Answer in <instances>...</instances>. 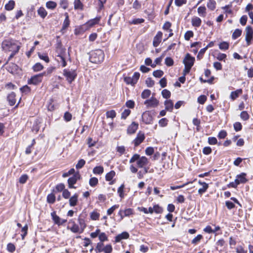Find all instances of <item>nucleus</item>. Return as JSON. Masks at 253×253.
<instances>
[{
  "label": "nucleus",
  "mask_w": 253,
  "mask_h": 253,
  "mask_svg": "<svg viewBox=\"0 0 253 253\" xmlns=\"http://www.w3.org/2000/svg\"><path fill=\"white\" fill-rule=\"evenodd\" d=\"M136 163L138 168H144L149 165V161L145 156H140L138 154H134L129 160V163Z\"/></svg>",
  "instance_id": "f257e3e1"
},
{
  "label": "nucleus",
  "mask_w": 253,
  "mask_h": 253,
  "mask_svg": "<svg viewBox=\"0 0 253 253\" xmlns=\"http://www.w3.org/2000/svg\"><path fill=\"white\" fill-rule=\"evenodd\" d=\"M82 177L79 171L71 177H69L67 180L68 188L69 189H76V187L74 185L77 183L78 180H80Z\"/></svg>",
  "instance_id": "423d86ee"
},
{
  "label": "nucleus",
  "mask_w": 253,
  "mask_h": 253,
  "mask_svg": "<svg viewBox=\"0 0 253 253\" xmlns=\"http://www.w3.org/2000/svg\"><path fill=\"white\" fill-rule=\"evenodd\" d=\"M104 244L102 242H98L95 247V251L96 253H102L103 252V248L105 247Z\"/></svg>",
  "instance_id": "052dcab7"
},
{
  "label": "nucleus",
  "mask_w": 253,
  "mask_h": 253,
  "mask_svg": "<svg viewBox=\"0 0 253 253\" xmlns=\"http://www.w3.org/2000/svg\"><path fill=\"white\" fill-rule=\"evenodd\" d=\"M54 193L62 192V197L65 199H68L71 196V192L68 189L65 188V185L63 183H60L56 184L55 188L52 190Z\"/></svg>",
  "instance_id": "39448f33"
},
{
  "label": "nucleus",
  "mask_w": 253,
  "mask_h": 253,
  "mask_svg": "<svg viewBox=\"0 0 253 253\" xmlns=\"http://www.w3.org/2000/svg\"><path fill=\"white\" fill-rule=\"evenodd\" d=\"M20 90L22 93L28 94L31 92V88L28 85H25L20 88Z\"/></svg>",
  "instance_id": "49530a36"
},
{
  "label": "nucleus",
  "mask_w": 253,
  "mask_h": 253,
  "mask_svg": "<svg viewBox=\"0 0 253 253\" xmlns=\"http://www.w3.org/2000/svg\"><path fill=\"white\" fill-rule=\"evenodd\" d=\"M63 75L68 84H71L77 77L76 70L66 68L63 70Z\"/></svg>",
  "instance_id": "20e7f679"
},
{
  "label": "nucleus",
  "mask_w": 253,
  "mask_h": 253,
  "mask_svg": "<svg viewBox=\"0 0 253 253\" xmlns=\"http://www.w3.org/2000/svg\"><path fill=\"white\" fill-rule=\"evenodd\" d=\"M119 207L120 205L119 204H115L112 206L111 208L107 210V214L108 215H111L116 210L119 208Z\"/></svg>",
  "instance_id": "864d4df0"
},
{
  "label": "nucleus",
  "mask_w": 253,
  "mask_h": 253,
  "mask_svg": "<svg viewBox=\"0 0 253 253\" xmlns=\"http://www.w3.org/2000/svg\"><path fill=\"white\" fill-rule=\"evenodd\" d=\"M28 230V225L27 224H26L24 227H23L21 229V238L22 240L25 239V236L27 235Z\"/></svg>",
  "instance_id": "8fccbe9b"
},
{
  "label": "nucleus",
  "mask_w": 253,
  "mask_h": 253,
  "mask_svg": "<svg viewBox=\"0 0 253 253\" xmlns=\"http://www.w3.org/2000/svg\"><path fill=\"white\" fill-rule=\"evenodd\" d=\"M246 36L245 40L246 41L247 45L249 46L252 43L253 41V29L251 26H248L245 29Z\"/></svg>",
  "instance_id": "6e6552de"
},
{
  "label": "nucleus",
  "mask_w": 253,
  "mask_h": 253,
  "mask_svg": "<svg viewBox=\"0 0 253 253\" xmlns=\"http://www.w3.org/2000/svg\"><path fill=\"white\" fill-rule=\"evenodd\" d=\"M78 222L79 223V227L82 231V232L83 233L86 227L85 221L84 218H82L81 216H79L78 218Z\"/></svg>",
  "instance_id": "473e14b6"
},
{
  "label": "nucleus",
  "mask_w": 253,
  "mask_h": 253,
  "mask_svg": "<svg viewBox=\"0 0 253 253\" xmlns=\"http://www.w3.org/2000/svg\"><path fill=\"white\" fill-rule=\"evenodd\" d=\"M15 5V1L13 0H10L5 5L4 8L6 10L10 11L14 8Z\"/></svg>",
  "instance_id": "58836bf2"
},
{
  "label": "nucleus",
  "mask_w": 253,
  "mask_h": 253,
  "mask_svg": "<svg viewBox=\"0 0 253 253\" xmlns=\"http://www.w3.org/2000/svg\"><path fill=\"white\" fill-rule=\"evenodd\" d=\"M208 143L210 145H214L218 143L217 139L215 137H209L208 138Z\"/></svg>",
  "instance_id": "338daca9"
},
{
  "label": "nucleus",
  "mask_w": 253,
  "mask_h": 253,
  "mask_svg": "<svg viewBox=\"0 0 253 253\" xmlns=\"http://www.w3.org/2000/svg\"><path fill=\"white\" fill-rule=\"evenodd\" d=\"M164 105L166 110L167 111L172 112L173 111L174 105L172 101L170 99H166L164 101Z\"/></svg>",
  "instance_id": "c756f323"
},
{
  "label": "nucleus",
  "mask_w": 253,
  "mask_h": 253,
  "mask_svg": "<svg viewBox=\"0 0 253 253\" xmlns=\"http://www.w3.org/2000/svg\"><path fill=\"white\" fill-rule=\"evenodd\" d=\"M142 120L145 124H152L153 118L149 112H144L142 115Z\"/></svg>",
  "instance_id": "6ab92c4d"
},
{
  "label": "nucleus",
  "mask_w": 253,
  "mask_h": 253,
  "mask_svg": "<svg viewBox=\"0 0 253 253\" xmlns=\"http://www.w3.org/2000/svg\"><path fill=\"white\" fill-rule=\"evenodd\" d=\"M214 229H212L210 225L206 226L203 229V231L208 234H214L215 236L222 234V231L221 228L219 225L215 226Z\"/></svg>",
  "instance_id": "1a4fd4ad"
},
{
  "label": "nucleus",
  "mask_w": 253,
  "mask_h": 253,
  "mask_svg": "<svg viewBox=\"0 0 253 253\" xmlns=\"http://www.w3.org/2000/svg\"><path fill=\"white\" fill-rule=\"evenodd\" d=\"M229 47V44L226 42H222L219 44V48L221 50H226Z\"/></svg>",
  "instance_id": "bf43d9fd"
},
{
  "label": "nucleus",
  "mask_w": 253,
  "mask_h": 253,
  "mask_svg": "<svg viewBox=\"0 0 253 253\" xmlns=\"http://www.w3.org/2000/svg\"><path fill=\"white\" fill-rule=\"evenodd\" d=\"M101 19V17L100 16H97L94 18L91 19L87 21L84 24V25L87 26L88 28H90L96 25L99 24Z\"/></svg>",
  "instance_id": "f3484780"
},
{
  "label": "nucleus",
  "mask_w": 253,
  "mask_h": 253,
  "mask_svg": "<svg viewBox=\"0 0 253 253\" xmlns=\"http://www.w3.org/2000/svg\"><path fill=\"white\" fill-rule=\"evenodd\" d=\"M7 71L13 75L19 76L22 73V69L15 63H10L6 67Z\"/></svg>",
  "instance_id": "0eeeda50"
},
{
  "label": "nucleus",
  "mask_w": 253,
  "mask_h": 253,
  "mask_svg": "<svg viewBox=\"0 0 253 253\" xmlns=\"http://www.w3.org/2000/svg\"><path fill=\"white\" fill-rule=\"evenodd\" d=\"M203 239V236L201 234H198L195 237L192 241L191 243L194 245L198 244L202 239Z\"/></svg>",
  "instance_id": "6e6d98bb"
},
{
  "label": "nucleus",
  "mask_w": 253,
  "mask_h": 253,
  "mask_svg": "<svg viewBox=\"0 0 253 253\" xmlns=\"http://www.w3.org/2000/svg\"><path fill=\"white\" fill-rule=\"evenodd\" d=\"M56 57L57 58L56 60L61 67H65L67 65V62L66 59V53L57 54Z\"/></svg>",
  "instance_id": "a211bd4d"
},
{
  "label": "nucleus",
  "mask_w": 253,
  "mask_h": 253,
  "mask_svg": "<svg viewBox=\"0 0 253 253\" xmlns=\"http://www.w3.org/2000/svg\"><path fill=\"white\" fill-rule=\"evenodd\" d=\"M42 80L41 78V76L37 74L32 76L30 79H29L27 83L29 84L37 85L42 83Z\"/></svg>",
  "instance_id": "dca6fc26"
},
{
  "label": "nucleus",
  "mask_w": 253,
  "mask_h": 253,
  "mask_svg": "<svg viewBox=\"0 0 253 253\" xmlns=\"http://www.w3.org/2000/svg\"><path fill=\"white\" fill-rule=\"evenodd\" d=\"M65 18L63 22L61 32L63 33L67 30L70 24V20L69 19V16L67 12L64 13Z\"/></svg>",
  "instance_id": "5701e85b"
},
{
  "label": "nucleus",
  "mask_w": 253,
  "mask_h": 253,
  "mask_svg": "<svg viewBox=\"0 0 253 253\" xmlns=\"http://www.w3.org/2000/svg\"><path fill=\"white\" fill-rule=\"evenodd\" d=\"M104 172V168L102 166H96L93 169V173L95 174H102Z\"/></svg>",
  "instance_id": "a19ab883"
},
{
  "label": "nucleus",
  "mask_w": 253,
  "mask_h": 253,
  "mask_svg": "<svg viewBox=\"0 0 253 253\" xmlns=\"http://www.w3.org/2000/svg\"><path fill=\"white\" fill-rule=\"evenodd\" d=\"M69 199V204L70 207L76 206L79 202V194L77 193L74 194L72 196H70Z\"/></svg>",
  "instance_id": "4be33fe9"
},
{
  "label": "nucleus",
  "mask_w": 253,
  "mask_h": 253,
  "mask_svg": "<svg viewBox=\"0 0 253 253\" xmlns=\"http://www.w3.org/2000/svg\"><path fill=\"white\" fill-rule=\"evenodd\" d=\"M74 9L83 10L84 9V4L81 1V0H74Z\"/></svg>",
  "instance_id": "4c0bfd02"
},
{
  "label": "nucleus",
  "mask_w": 253,
  "mask_h": 253,
  "mask_svg": "<svg viewBox=\"0 0 253 253\" xmlns=\"http://www.w3.org/2000/svg\"><path fill=\"white\" fill-rule=\"evenodd\" d=\"M242 33V30L239 29L235 30L232 35V38L233 40H236L240 37Z\"/></svg>",
  "instance_id": "a18cd8bd"
},
{
  "label": "nucleus",
  "mask_w": 253,
  "mask_h": 253,
  "mask_svg": "<svg viewBox=\"0 0 253 253\" xmlns=\"http://www.w3.org/2000/svg\"><path fill=\"white\" fill-rule=\"evenodd\" d=\"M154 212L156 214H161L163 213L164 210L163 208L158 204H155L153 205Z\"/></svg>",
  "instance_id": "de8ad7c7"
},
{
  "label": "nucleus",
  "mask_w": 253,
  "mask_h": 253,
  "mask_svg": "<svg viewBox=\"0 0 253 253\" xmlns=\"http://www.w3.org/2000/svg\"><path fill=\"white\" fill-rule=\"evenodd\" d=\"M67 229L74 233H82L79 226L77 224L73 219H71L68 222Z\"/></svg>",
  "instance_id": "9d476101"
},
{
  "label": "nucleus",
  "mask_w": 253,
  "mask_h": 253,
  "mask_svg": "<svg viewBox=\"0 0 253 253\" xmlns=\"http://www.w3.org/2000/svg\"><path fill=\"white\" fill-rule=\"evenodd\" d=\"M145 139V135L144 133L142 131H139L136 137L132 141V143L133 144L134 147H137L144 141Z\"/></svg>",
  "instance_id": "9b49d317"
},
{
  "label": "nucleus",
  "mask_w": 253,
  "mask_h": 253,
  "mask_svg": "<svg viewBox=\"0 0 253 253\" xmlns=\"http://www.w3.org/2000/svg\"><path fill=\"white\" fill-rule=\"evenodd\" d=\"M90 217L93 220H97L99 218L100 213L97 211L96 210H94L90 213Z\"/></svg>",
  "instance_id": "3c124183"
},
{
  "label": "nucleus",
  "mask_w": 253,
  "mask_h": 253,
  "mask_svg": "<svg viewBox=\"0 0 253 253\" xmlns=\"http://www.w3.org/2000/svg\"><path fill=\"white\" fill-rule=\"evenodd\" d=\"M56 197L54 192L47 195L46 197V202L50 204H53L55 202Z\"/></svg>",
  "instance_id": "c9c22d12"
},
{
  "label": "nucleus",
  "mask_w": 253,
  "mask_h": 253,
  "mask_svg": "<svg viewBox=\"0 0 253 253\" xmlns=\"http://www.w3.org/2000/svg\"><path fill=\"white\" fill-rule=\"evenodd\" d=\"M7 101L10 106L14 105L16 101V93L13 91L9 93L7 96Z\"/></svg>",
  "instance_id": "a878e982"
},
{
  "label": "nucleus",
  "mask_w": 253,
  "mask_h": 253,
  "mask_svg": "<svg viewBox=\"0 0 253 253\" xmlns=\"http://www.w3.org/2000/svg\"><path fill=\"white\" fill-rule=\"evenodd\" d=\"M163 37V33L161 31H158L156 35L154 37L153 41V46L156 47L161 43Z\"/></svg>",
  "instance_id": "b1692460"
},
{
  "label": "nucleus",
  "mask_w": 253,
  "mask_h": 253,
  "mask_svg": "<svg viewBox=\"0 0 253 253\" xmlns=\"http://www.w3.org/2000/svg\"><path fill=\"white\" fill-rule=\"evenodd\" d=\"M129 235L128 232L124 231L118 234L115 238V243L120 242L123 239H127L129 238Z\"/></svg>",
  "instance_id": "cd10ccee"
},
{
  "label": "nucleus",
  "mask_w": 253,
  "mask_h": 253,
  "mask_svg": "<svg viewBox=\"0 0 253 253\" xmlns=\"http://www.w3.org/2000/svg\"><path fill=\"white\" fill-rule=\"evenodd\" d=\"M138 126L139 125L137 123L135 122H132L127 128V133L130 135L135 133L138 128Z\"/></svg>",
  "instance_id": "412c9836"
},
{
  "label": "nucleus",
  "mask_w": 253,
  "mask_h": 253,
  "mask_svg": "<svg viewBox=\"0 0 253 253\" xmlns=\"http://www.w3.org/2000/svg\"><path fill=\"white\" fill-rule=\"evenodd\" d=\"M216 1L214 0H209L207 3V7L211 10H213L216 8Z\"/></svg>",
  "instance_id": "c03bdc74"
},
{
  "label": "nucleus",
  "mask_w": 253,
  "mask_h": 253,
  "mask_svg": "<svg viewBox=\"0 0 253 253\" xmlns=\"http://www.w3.org/2000/svg\"><path fill=\"white\" fill-rule=\"evenodd\" d=\"M43 69V66L41 63H36L32 67L33 70L35 72H39Z\"/></svg>",
  "instance_id": "79ce46f5"
},
{
  "label": "nucleus",
  "mask_w": 253,
  "mask_h": 253,
  "mask_svg": "<svg viewBox=\"0 0 253 253\" xmlns=\"http://www.w3.org/2000/svg\"><path fill=\"white\" fill-rule=\"evenodd\" d=\"M37 13L39 16H40L42 19H44L47 15V12L42 6H41L38 8Z\"/></svg>",
  "instance_id": "e433bc0d"
},
{
  "label": "nucleus",
  "mask_w": 253,
  "mask_h": 253,
  "mask_svg": "<svg viewBox=\"0 0 253 253\" xmlns=\"http://www.w3.org/2000/svg\"><path fill=\"white\" fill-rule=\"evenodd\" d=\"M144 104L147 107L154 108L158 106L159 104V100L154 97H151L150 99L146 100Z\"/></svg>",
  "instance_id": "4468645a"
},
{
  "label": "nucleus",
  "mask_w": 253,
  "mask_h": 253,
  "mask_svg": "<svg viewBox=\"0 0 253 253\" xmlns=\"http://www.w3.org/2000/svg\"><path fill=\"white\" fill-rule=\"evenodd\" d=\"M112 251L113 248L111 244L106 245L103 249V252L104 253H111Z\"/></svg>",
  "instance_id": "774afa93"
},
{
  "label": "nucleus",
  "mask_w": 253,
  "mask_h": 253,
  "mask_svg": "<svg viewBox=\"0 0 253 253\" xmlns=\"http://www.w3.org/2000/svg\"><path fill=\"white\" fill-rule=\"evenodd\" d=\"M38 56L41 60L44 61L46 63H49L50 61L49 57L47 54L46 53L41 54L40 52H39Z\"/></svg>",
  "instance_id": "603ef678"
},
{
  "label": "nucleus",
  "mask_w": 253,
  "mask_h": 253,
  "mask_svg": "<svg viewBox=\"0 0 253 253\" xmlns=\"http://www.w3.org/2000/svg\"><path fill=\"white\" fill-rule=\"evenodd\" d=\"M151 91L150 90L146 89H144L141 94V97L143 99L148 98L151 95Z\"/></svg>",
  "instance_id": "13d9d810"
},
{
  "label": "nucleus",
  "mask_w": 253,
  "mask_h": 253,
  "mask_svg": "<svg viewBox=\"0 0 253 253\" xmlns=\"http://www.w3.org/2000/svg\"><path fill=\"white\" fill-rule=\"evenodd\" d=\"M66 48L62 46L61 41H58L55 44V52L57 54L66 53Z\"/></svg>",
  "instance_id": "393cba45"
},
{
  "label": "nucleus",
  "mask_w": 253,
  "mask_h": 253,
  "mask_svg": "<svg viewBox=\"0 0 253 253\" xmlns=\"http://www.w3.org/2000/svg\"><path fill=\"white\" fill-rule=\"evenodd\" d=\"M171 23L169 21H166L163 25L162 29L165 31L169 32V36L167 38L165 39L164 41H166L168 39V38L172 37L173 35V33L172 30L171 29Z\"/></svg>",
  "instance_id": "aec40b11"
},
{
  "label": "nucleus",
  "mask_w": 253,
  "mask_h": 253,
  "mask_svg": "<svg viewBox=\"0 0 253 253\" xmlns=\"http://www.w3.org/2000/svg\"><path fill=\"white\" fill-rule=\"evenodd\" d=\"M57 3L54 1L49 0L46 2V7L48 9L53 10L57 6Z\"/></svg>",
  "instance_id": "ea45409f"
},
{
  "label": "nucleus",
  "mask_w": 253,
  "mask_h": 253,
  "mask_svg": "<svg viewBox=\"0 0 253 253\" xmlns=\"http://www.w3.org/2000/svg\"><path fill=\"white\" fill-rule=\"evenodd\" d=\"M243 89L239 88L235 91H233L230 93V98L232 101H234L243 93Z\"/></svg>",
  "instance_id": "bb28decb"
},
{
  "label": "nucleus",
  "mask_w": 253,
  "mask_h": 253,
  "mask_svg": "<svg viewBox=\"0 0 253 253\" xmlns=\"http://www.w3.org/2000/svg\"><path fill=\"white\" fill-rule=\"evenodd\" d=\"M116 152L119 153L120 156L125 154L126 153V147L124 146H117L116 148Z\"/></svg>",
  "instance_id": "5fc2aeb1"
},
{
  "label": "nucleus",
  "mask_w": 253,
  "mask_h": 253,
  "mask_svg": "<svg viewBox=\"0 0 253 253\" xmlns=\"http://www.w3.org/2000/svg\"><path fill=\"white\" fill-rule=\"evenodd\" d=\"M195 59L194 57L192 56L190 53H187L183 59V63L184 66L192 67L195 62Z\"/></svg>",
  "instance_id": "ddd939ff"
},
{
  "label": "nucleus",
  "mask_w": 253,
  "mask_h": 253,
  "mask_svg": "<svg viewBox=\"0 0 253 253\" xmlns=\"http://www.w3.org/2000/svg\"><path fill=\"white\" fill-rule=\"evenodd\" d=\"M191 23L193 27H199L201 25L202 20L199 17L195 16L192 18Z\"/></svg>",
  "instance_id": "72a5a7b5"
},
{
  "label": "nucleus",
  "mask_w": 253,
  "mask_h": 253,
  "mask_svg": "<svg viewBox=\"0 0 253 253\" xmlns=\"http://www.w3.org/2000/svg\"><path fill=\"white\" fill-rule=\"evenodd\" d=\"M28 179L29 176L27 174H23L20 177L19 179V182L20 184H25Z\"/></svg>",
  "instance_id": "e2e57ef3"
},
{
  "label": "nucleus",
  "mask_w": 253,
  "mask_h": 253,
  "mask_svg": "<svg viewBox=\"0 0 253 253\" xmlns=\"http://www.w3.org/2000/svg\"><path fill=\"white\" fill-rule=\"evenodd\" d=\"M247 174L245 172H241L236 176L234 181L231 182L227 184V187L229 188H236L239 184H244L248 182L247 178Z\"/></svg>",
  "instance_id": "f03ea898"
},
{
  "label": "nucleus",
  "mask_w": 253,
  "mask_h": 253,
  "mask_svg": "<svg viewBox=\"0 0 253 253\" xmlns=\"http://www.w3.org/2000/svg\"><path fill=\"white\" fill-rule=\"evenodd\" d=\"M116 176V172L112 170L109 172L107 173L105 175V178L106 181H109V185L114 184L116 181V179H114L115 176Z\"/></svg>",
  "instance_id": "2eb2a0df"
},
{
  "label": "nucleus",
  "mask_w": 253,
  "mask_h": 253,
  "mask_svg": "<svg viewBox=\"0 0 253 253\" xmlns=\"http://www.w3.org/2000/svg\"><path fill=\"white\" fill-rule=\"evenodd\" d=\"M198 13L200 16L205 17L206 14V8L205 6H201L198 8Z\"/></svg>",
  "instance_id": "4d7b16f0"
},
{
  "label": "nucleus",
  "mask_w": 253,
  "mask_h": 253,
  "mask_svg": "<svg viewBox=\"0 0 253 253\" xmlns=\"http://www.w3.org/2000/svg\"><path fill=\"white\" fill-rule=\"evenodd\" d=\"M124 216H129L131 215L134 214V210L131 208H127L123 210Z\"/></svg>",
  "instance_id": "0e129e2a"
},
{
  "label": "nucleus",
  "mask_w": 253,
  "mask_h": 253,
  "mask_svg": "<svg viewBox=\"0 0 253 253\" xmlns=\"http://www.w3.org/2000/svg\"><path fill=\"white\" fill-rule=\"evenodd\" d=\"M125 185L123 183L118 188L117 193L121 199L124 198L126 194L125 193Z\"/></svg>",
  "instance_id": "f704fd0d"
},
{
  "label": "nucleus",
  "mask_w": 253,
  "mask_h": 253,
  "mask_svg": "<svg viewBox=\"0 0 253 253\" xmlns=\"http://www.w3.org/2000/svg\"><path fill=\"white\" fill-rule=\"evenodd\" d=\"M107 0H94L93 4L98 6L97 11L100 12L104 7Z\"/></svg>",
  "instance_id": "2f4dec72"
},
{
  "label": "nucleus",
  "mask_w": 253,
  "mask_h": 253,
  "mask_svg": "<svg viewBox=\"0 0 253 253\" xmlns=\"http://www.w3.org/2000/svg\"><path fill=\"white\" fill-rule=\"evenodd\" d=\"M51 216L54 224L57 225L58 226L63 225L67 222V219H61L60 217L56 214L55 211H53L51 213Z\"/></svg>",
  "instance_id": "f8f14e48"
},
{
  "label": "nucleus",
  "mask_w": 253,
  "mask_h": 253,
  "mask_svg": "<svg viewBox=\"0 0 253 253\" xmlns=\"http://www.w3.org/2000/svg\"><path fill=\"white\" fill-rule=\"evenodd\" d=\"M198 183L202 186V187L198 190V194L202 196L209 188V184L205 182L199 180Z\"/></svg>",
  "instance_id": "c85d7f7f"
},
{
  "label": "nucleus",
  "mask_w": 253,
  "mask_h": 253,
  "mask_svg": "<svg viewBox=\"0 0 253 253\" xmlns=\"http://www.w3.org/2000/svg\"><path fill=\"white\" fill-rule=\"evenodd\" d=\"M240 117L243 121H247L250 118V115L246 111H242L240 114Z\"/></svg>",
  "instance_id": "69168bd1"
},
{
  "label": "nucleus",
  "mask_w": 253,
  "mask_h": 253,
  "mask_svg": "<svg viewBox=\"0 0 253 253\" xmlns=\"http://www.w3.org/2000/svg\"><path fill=\"white\" fill-rule=\"evenodd\" d=\"M98 184V179L97 177H92L89 180V184L92 187H95Z\"/></svg>",
  "instance_id": "37998d69"
},
{
  "label": "nucleus",
  "mask_w": 253,
  "mask_h": 253,
  "mask_svg": "<svg viewBox=\"0 0 253 253\" xmlns=\"http://www.w3.org/2000/svg\"><path fill=\"white\" fill-rule=\"evenodd\" d=\"M162 95L163 98L169 99L171 96V92L167 89H163L162 91Z\"/></svg>",
  "instance_id": "680f3d73"
},
{
  "label": "nucleus",
  "mask_w": 253,
  "mask_h": 253,
  "mask_svg": "<svg viewBox=\"0 0 253 253\" xmlns=\"http://www.w3.org/2000/svg\"><path fill=\"white\" fill-rule=\"evenodd\" d=\"M104 53L101 49H98L92 51L90 57V61L92 63L98 64L100 63L104 59Z\"/></svg>",
  "instance_id": "7ed1b4c3"
},
{
  "label": "nucleus",
  "mask_w": 253,
  "mask_h": 253,
  "mask_svg": "<svg viewBox=\"0 0 253 253\" xmlns=\"http://www.w3.org/2000/svg\"><path fill=\"white\" fill-rule=\"evenodd\" d=\"M3 43L4 46L8 48L9 51H11L12 49L13 48V46L16 48V46H18L14 42H13L12 40H5L3 42Z\"/></svg>",
  "instance_id": "7c9ffc66"
},
{
  "label": "nucleus",
  "mask_w": 253,
  "mask_h": 253,
  "mask_svg": "<svg viewBox=\"0 0 253 253\" xmlns=\"http://www.w3.org/2000/svg\"><path fill=\"white\" fill-rule=\"evenodd\" d=\"M85 32V30L84 28V25L76 27L74 30V34L75 35H80Z\"/></svg>",
  "instance_id": "09e8293b"
}]
</instances>
